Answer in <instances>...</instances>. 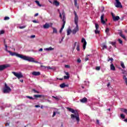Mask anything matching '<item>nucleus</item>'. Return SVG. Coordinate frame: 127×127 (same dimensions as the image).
Wrapping results in <instances>:
<instances>
[{
  "label": "nucleus",
  "mask_w": 127,
  "mask_h": 127,
  "mask_svg": "<svg viewBox=\"0 0 127 127\" xmlns=\"http://www.w3.org/2000/svg\"><path fill=\"white\" fill-rule=\"evenodd\" d=\"M71 113L74 114H71L70 115V117L72 119V120H76V121L77 122H79L80 121V118H79V114H78V112H77V110H74V109H72L71 111Z\"/></svg>",
  "instance_id": "obj_2"
},
{
  "label": "nucleus",
  "mask_w": 127,
  "mask_h": 127,
  "mask_svg": "<svg viewBox=\"0 0 127 127\" xmlns=\"http://www.w3.org/2000/svg\"><path fill=\"white\" fill-rule=\"evenodd\" d=\"M76 50L77 51H80V46L79 45H77Z\"/></svg>",
  "instance_id": "obj_38"
},
{
  "label": "nucleus",
  "mask_w": 127,
  "mask_h": 127,
  "mask_svg": "<svg viewBox=\"0 0 127 127\" xmlns=\"http://www.w3.org/2000/svg\"><path fill=\"white\" fill-rule=\"evenodd\" d=\"M111 14L112 15V17L113 18L114 21H118V20L120 19V16H115L114 13H112Z\"/></svg>",
  "instance_id": "obj_12"
},
{
  "label": "nucleus",
  "mask_w": 127,
  "mask_h": 127,
  "mask_svg": "<svg viewBox=\"0 0 127 127\" xmlns=\"http://www.w3.org/2000/svg\"><path fill=\"white\" fill-rule=\"evenodd\" d=\"M4 20H8L9 19V17L6 16L4 18Z\"/></svg>",
  "instance_id": "obj_44"
},
{
  "label": "nucleus",
  "mask_w": 127,
  "mask_h": 127,
  "mask_svg": "<svg viewBox=\"0 0 127 127\" xmlns=\"http://www.w3.org/2000/svg\"><path fill=\"white\" fill-rule=\"evenodd\" d=\"M104 18H105V14H103L101 15V23H102V24H106V21L105 20H104Z\"/></svg>",
  "instance_id": "obj_15"
},
{
  "label": "nucleus",
  "mask_w": 127,
  "mask_h": 127,
  "mask_svg": "<svg viewBox=\"0 0 127 127\" xmlns=\"http://www.w3.org/2000/svg\"><path fill=\"white\" fill-rule=\"evenodd\" d=\"M121 66L123 68V69H125V68H126V66H125V64H124V62H121Z\"/></svg>",
  "instance_id": "obj_28"
},
{
  "label": "nucleus",
  "mask_w": 127,
  "mask_h": 127,
  "mask_svg": "<svg viewBox=\"0 0 127 127\" xmlns=\"http://www.w3.org/2000/svg\"><path fill=\"white\" fill-rule=\"evenodd\" d=\"M39 51L40 52H42V51H43V49H42V48L40 49L39 50Z\"/></svg>",
  "instance_id": "obj_57"
},
{
  "label": "nucleus",
  "mask_w": 127,
  "mask_h": 127,
  "mask_svg": "<svg viewBox=\"0 0 127 127\" xmlns=\"http://www.w3.org/2000/svg\"><path fill=\"white\" fill-rule=\"evenodd\" d=\"M81 103H87L88 100L87 99V98L84 97L82 99L80 100Z\"/></svg>",
  "instance_id": "obj_19"
},
{
  "label": "nucleus",
  "mask_w": 127,
  "mask_h": 127,
  "mask_svg": "<svg viewBox=\"0 0 127 127\" xmlns=\"http://www.w3.org/2000/svg\"><path fill=\"white\" fill-rule=\"evenodd\" d=\"M9 64H3L0 65V71H3L4 69H6L8 67H9Z\"/></svg>",
  "instance_id": "obj_10"
},
{
  "label": "nucleus",
  "mask_w": 127,
  "mask_h": 127,
  "mask_svg": "<svg viewBox=\"0 0 127 127\" xmlns=\"http://www.w3.org/2000/svg\"><path fill=\"white\" fill-rule=\"evenodd\" d=\"M118 42H119L120 44H123V41H122V40H121L120 39H118Z\"/></svg>",
  "instance_id": "obj_40"
},
{
  "label": "nucleus",
  "mask_w": 127,
  "mask_h": 127,
  "mask_svg": "<svg viewBox=\"0 0 127 127\" xmlns=\"http://www.w3.org/2000/svg\"><path fill=\"white\" fill-rule=\"evenodd\" d=\"M110 44H112L113 46L116 47V42H110Z\"/></svg>",
  "instance_id": "obj_31"
},
{
  "label": "nucleus",
  "mask_w": 127,
  "mask_h": 127,
  "mask_svg": "<svg viewBox=\"0 0 127 127\" xmlns=\"http://www.w3.org/2000/svg\"><path fill=\"white\" fill-rule=\"evenodd\" d=\"M62 14L63 15V21L64 23H66V17H65V12L64 10H62Z\"/></svg>",
  "instance_id": "obj_13"
},
{
  "label": "nucleus",
  "mask_w": 127,
  "mask_h": 127,
  "mask_svg": "<svg viewBox=\"0 0 127 127\" xmlns=\"http://www.w3.org/2000/svg\"><path fill=\"white\" fill-rule=\"evenodd\" d=\"M35 108H40V106H39V105H35Z\"/></svg>",
  "instance_id": "obj_60"
},
{
  "label": "nucleus",
  "mask_w": 127,
  "mask_h": 127,
  "mask_svg": "<svg viewBox=\"0 0 127 127\" xmlns=\"http://www.w3.org/2000/svg\"><path fill=\"white\" fill-rule=\"evenodd\" d=\"M26 98H27L28 99H29L30 100H34V98H33L31 96H26Z\"/></svg>",
  "instance_id": "obj_36"
},
{
  "label": "nucleus",
  "mask_w": 127,
  "mask_h": 127,
  "mask_svg": "<svg viewBox=\"0 0 127 127\" xmlns=\"http://www.w3.org/2000/svg\"><path fill=\"white\" fill-rule=\"evenodd\" d=\"M109 31H110V29H109V28H106V30H105L106 33H107V34H108V33H109Z\"/></svg>",
  "instance_id": "obj_33"
},
{
  "label": "nucleus",
  "mask_w": 127,
  "mask_h": 127,
  "mask_svg": "<svg viewBox=\"0 0 127 127\" xmlns=\"http://www.w3.org/2000/svg\"><path fill=\"white\" fill-rule=\"evenodd\" d=\"M81 42L83 43V50H85L86 49V46L87 45V42H86V40L84 38H82Z\"/></svg>",
  "instance_id": "obj_11"
},
{
  "label": "nucleus",
  "mask_w": 127,
  "mask_h": 127,
  "mask_svg": "<svg viewBox=\"0 0 127 127\" xmlns=\"http://www.w3.org/2000/svg\"><path fill=\"white\" fill-rule=\"evenodd\" d=\"M35 2H36V3L37 4V5H38V6H40V7L42 6V5L40 4V3L39 1L35 0Z\"/></svg>",
  "instance_id": "obj_25"
},
{
  "label": "nucleus",
  "mask_w": 127,
  "mask_h": 127,
  "mask_svg": "<svg viewBox=\"0 0 127 127\" xmlns=\"http://www.w3.org/2000/svg\"><path fill=\"white\" fill-rule=\"evenodd\" d=\"M5 50L9 53L10 55L11 56H16V57H18V58H21V57L22 56V55H20L19 54H18L15 52H12L10 51L7 50V48H5Z\"/></svg>",
  "instance_id": "obj_4"
},
{
  "label": "nucleus",
  "mask_w": 127,
  "mask_h": 127,
  "mask_svg": "<svg viewBox=\"0 0 127 127\" xmlns=\"http://www.w3.org/2000/svg\"><path fill=\"white\" fill-rule=\"evenodd\" d=\"M110 61H111V64H113V61H114V59H113V58H110V57H108V62H110Z\"/></svg>",
  "instance_id": "obj_22"
},
{
  "label": "nucleus",
  "mask_w": 127,
  "mask_h": 127,
  "mask_svg": "<svg viewBox=\"0 0 127 127\" xmlns=\"http://www.w3.org/2000/svg\"><path fill=\"white\" fill-rule=\"evenodd\" d=\"M67 110H68V111H69V112H72V110H73V109L68 107V108H67Z\"/></svg>",
  "instance_id": "obj_45"
},
{
  "label": "nucleus",
  "mask_w": 127,
  "mask_h": 127,
  "mask_svg": "<svg viewBox=\"0 0 127 127\" xmlns=\"http://www.w3.org/2000/svg\"><path fill=\"white\" fill-rule=\"evenodd\" d=\"M77 0H74V5L75 6H77Z\"/></svg>",
  "instance_id": "obj_50"
},
{
  "label": "nucleus",
  "mask_w": 127,
  "mask_h": 127,
  "mask_svg": "<svg viewBox=\"0 0 127 127\" xmlns=\"http://www.w3.org/2000/svg\"><path fill=\"white\" fill-rule=\"evenodd\" d=\"M10 91H11V89H10V87H8L7 84L5 83L4 88L3 90V93H4V94H7V93H9Z\"/></svg>",
  "instance_id": "obj_5"
},
{
  "label": "nucleus",
  "mask_w": 127,
  "mask_h": 127,
  "mask_svg": "<svg viewBox=\"0 0 127 127\" xmlns=\"http://www.w3.org/2000/svg\"><path fill=\"white\" fill-rule=\"evenodd\" d=\"M96 70H97V71H100V70H101V67L100 66H96Z\"/></svg>",
  "instance_id": "obj_37"
},
{
  "label": "nucleus",
  "mask_w": 127,
  "mask_h": 127,
  "mask_svg": "<svg viewBox=\"0 0 127 127\" xmlns=\"http://www.w3.org/2000/svg\"><path fill=\"white\" fill-rule=\"evenodd\" d=\"M107 46L105 45H104L103 46H102V49L103 50H104V49H107Z\"/></svg>",
  "instance_id": "obj_39"
},
{
  "label": "nucleus",
  "mask_w": 127,
  "mask_h": 127,
  "mask_svg": "<svg viewBox=\"0 0 127 127\" xmlns=\"http://www.w3.org/2000/svg\"><path fill=\"white\" fill-rule=\"evenodd\" d=\"M96 122H97V124H98V125L100 124V121H99L98 120H96Z\"/></svg>",
  "instance_id": "obj_61"
},
{
  "label": "nucleus",
  "mask_w": 127,
  "mask_h": 127,
  "mask_svg": "<svg viewBox=\"0 0 127 127\" xmlns=\"http://www.w3.org/2000/svg\"><path fill=\"white\" fill-rule=\"evenodd\" d=\"M84 85H86V86H88L89 85V82L88 81H84Z\"/></svg>",
  "instance_id": "obj_47"
},
{
  "label": "nucleus",
  "mask_w": 127,
  "mask_h": 127,
  "mask_svg": "<svg viewBox=\"0 0 127 127\" xmlns=\"http://www.w3.org/2000/svg\"><path fill=\"white\" fill-rule=\"evenodd\" d=\"M60 18H61V19H62V14L61 13V12H60Z\"/></svg>",
  "instance_id": "obj_56"
},
{
  "label": "nucleus",
  "mask_w": 127,
  "mask_h": 127,
  "mask_svg": "<svg viewBox=\"0 0 127 127\" xmlns=\"http://www.w3.org/2000/svg\"><path fill=\"white\" fill-rule=\"evenodd\" d=\"M71 113L74 114H71L70 115V117L72 119V120H76V121L77 122H79L80 121V118H79V114H78V112H77V110H74V109H72L71 111Z\"/></svg>",
  "instance_id": "obj_1"
},
{
  "label": "nucleus",
  "mask_w": 127,
  "mask_h": 127,
  "mask_svg": "<svg viewBox=\"0 0 127 127\" xmlns=\"http://www.w3.org/2000/svg\"><path fill=\"white\" fill-rule=\"evenodd\" d=\"M30 38H35V35H31Z\"/></svg>",
  "instance_id": "obj_52"
},
{
  "label": "nucleus",
  "mask_w": 127,
  "mask_h": 127,
  "mask_svg": "<svg viewBox=\"0 0 127 127\" xmlns=\"http://www.w3.org/2000/svg\"><path fill=\"white\" fill-rule=\"evenodd\" d=\"M53 4L54 5H56V6H59L60 3L59 2H58V1L55 0L53 1Z\"/></svg>",
  "instance_id": "obj_16"
},
{
  "label": "nucleus",
  "mask_w": 127,
  "mask_h": 127,
  "mask_svg": "<svg viewBox=\"0 0 127 127\" xmlns=\"http://www.w3.org/2000/svg\"><path fill=\"white\" fill-rule=\"evenodd\" d=\"M60 87L62 88H65V87H66V85L65 83H63L60 85Z\"/></svg>",
  "instance_id": "obj_29"
},
{
  "label": "nucleus",
  "mask_w": 127,
  "mask_h": 127,
  "mask_svg": "<svg viewBox=\"0 0 127 127\" xmlns=\"http://www.w3.org/2000/svg\"><path fill=\"white\" fill-rule=\"evenodd\" d=\"M3 33H4V30H1V31H0V35L1 34H3Z\"/></svg>",
  "instance_id": "obj_46"
},
{
  "label": "nucleus",
  "mask_w": 127,
  "mask_h": 127,
  "mask_svg": "<svg viewBox=\"0 0 127 127\" xmlns=\"http://www.w3.org/2000/svg\"><path fill=\"white\" fill-rule=\"evenodd\" d=\"M121 117L122 119H125V115H124V114H121Z\"/></svg>",
  "instance_id": "obj_48"
},
{
  "label": "nucleus",
  "mask_w": 127,
  "mask_h": 127,
  "mask_svg": "<svg viewBox=\"0 0 127 127\" xmlns=\"http://www.w3.org/2000/svg\"><path fill=\"white\" fill-rule=\"evenodd\" d=\"M77 31H79V27H78V25H76V27L74 28L71 32L73 33V34H76Z\"/></svg>",
  "instance_id": "obj_14"
},
{
  "label": "nucleus",
  "mask_w": 127,
  "mask_h": 127,
  "mask_svg": "<svg viewBox=\"0 0 127 127\" xmlns=\"http://www.w3.org/2000/svg\"><path fill=\"white\" fill-rule=\"evenodd\" d=\"M95 28L96 30H98V29H99V25L97 23H95Z\"/></svg>",
  "instance_id": "obj_35"
},
{
  "label": "nucleus",
  "mask_w": 127,
  "mask_h": 127,
  "mask_svg": "<svg viewBox=\"0 0 127 127\" xmlns=\"http://www.w3.org/2000/svg\"><path fill=\"white\" fill-rule=\"evenodd\" d=\"M119 34L121 36V37H122V38H123L124 39H126V36H125V35L124 34H123V33L120 32Z\"/></svg>",
  "instance_id": "obj_26"
},
{
  "label": "nucleus",
  "mask_w": 127,
  "mask_h": 127,
  "mask_svg": "<svg viewBox=\"0 0 127 127\" xmlns=\"http://www.w3.org/2000/svg\"><path fill=\"white\" fill-rule=\"evenodd\" d=\"M76 44H77V42H75L74 43V46H73V49H75V47H76Z\"/></svg>",
  "instance_id": "obj_54"
},
{
  "label": "nucleus",
  "mask_w": 127,
  "mask_h": 127,
  "mask_svg": "<svg viewBox=\"0 0 127 127\" xmlns=\"http://www.w3.org/2000/svg\"><path fill=\"white\" fill-rule=\"evenodd\" d=\"M62 31H63V29H62V28H61L60 30V33H61V32H62Z\"/></svg>",
  "instance_id": "obj_62"
},
{
  "label": "nucleus",
  "mask_w": 127,
  "mask_h": 127,
  "mask_svg": "<svg viewBox=\"0 0 127 127\" xmlns=\"http://www.w3.org/2000/svg\"><path fill=\"white\" fill-rule=\"evenodd\" d=\"M65 75H66V76H69V72H65Z\"/></svg>",
  "instance_id": "obj_64"
},
{
  "label": "nucleus",
  "mask_w": 127,
  "mask_h": 127,
  "mask_svg": "<svg viewBox=\"0 0 127 127\" xmlns=\"http://www.w3.org/2000/svg\"><path fill=\"white\" fill-rule=\"evenodd\" d=\"M65 68H70V66H69L68 65H65Z\"/></svg>",
  "instance_id": "obj_59"
},
{
  "label": "nucleus",
  "mask_w": 127,
  "mask_h": 127,
  "mask_svg": "<svg viewBox=\"0 0 127 127\" xmlns=\"http://www.w3.org/2000/svg\"><path fill=\"white\" fill-rule=\"evenodd\" d=\"M32 21H33V22H34V23H38V22H39L38 21H37L35 20H34Z\"/></svg>",
  "instance_id": "obj_53"
},
{
  "label": "nucleus",
  "mask_w": 127,
  "mask_h": 127,
  "mask_svg": "<svg viewBox=\"0 0 127 127\" xmlns=\"http://www.w3.org/2000/svg\"><path fill=\"white\" fill-rule=\"evenodd\" d=\"M78 63H81V60L80 59L77 60Z\"/></svg>",
  "instance_id": "obj_58"
},
{
  "label": "nucleus",
  "mask_w": 127,
  "mask_h": 127,
  "mask_svg": "<svg viewBox=\"0 0 127 127\" xmlns=\"http://www.w3.org/2000/svg\"><path fill=\"white\" fill-rule=\"evenodd\" d=\"M56 116V112H54L53 115V116H52V117H53V118H54V117H55Z\"/></svg>",
  "instance_id": "obj_49"
},
{
  "label": "nucleus",
  "mask_w": 127,
  "mask_h": 127,
  "mask_svg": "<svg viewBox=\"0 0 127 127\" xmlns=\"http://www.w3.org/2000/svg\"><path fill=\"white\" fill-rule=\"evenodd\" d=\"M95 34H99V33H100V31L98 30H96L95 31Z\"/></svg>",
  "instance_id": "obj_42"
},
{
  "label": "nucleus",
  "mask_w": 127,
  "mask_h": 127,
  "mask_svg": "<svg viewBox=\"0 0 127 127\" xmlns=\"http://www.w3.org/2000/svg\"><path fill=\"white\" fill-rule=\"evenodd\" d=\"M64 78L65 79H69V78H70V75H67V76L65 75L64 76Z\"/></svg>",
  "instance_id": "obj_34"
},
{
  "label": "nucleus",
  "mask_w": 127,
  "mask_h": 127,
  "mask_svg": "<svg viewBox=\"0 0 127 127\" xmlns=\"http://www.w3.org/2000/svg\"><path fill=\"white\" fill-rule=\"evenodd\" d=\"M52 98H54V99H55V100H56V101H59V100H60V98H61V96H53Z\"/></svg>",
  "instance_id": "obj_21"
},
{
  "label": "nucleus",
  "mask_w": 127,
  "mask_h": 127,
  "mask_svg": "<svg viewBox=\"0 0 127 127\" xmlns=\"http://www.w3.org/2000/svg\"><path fill=\"white\" fill-rule=\"evenodd\" d=\"M52 25H53V23H46L44 25H43V28L45 29H48L50 27H52Z\"/></svg>",
  "instance_id": "obj_8"
},
{
  "label": "nucleus",
  "mask_w": 127,
  "mask_h": 127,
  "mask_svg": "<svg viewBox=\"0 0 127 127\" xmlns=\"http://www.w3.org/2000/svg\"><path fill=\"white\" fill-rule=\"evenodd\" d=\"M123 79L124 80L125 83L127 85V76L125 75H123Z\"/></svg>",
  "instance_id": "obj_24"
},
{
  "label": "nucleus",
  "mask_w": 127,
  "mask_h": 127,
  "mask_svg": "<svg viewBox=\"0 0 127 127\" xmlns=\"http://www.w3.org/2000/svg\"><path fill=\"white\" fill-rule=\"evenodd\" d=\"M25 27H26V26H20L19 28L20 29H23V28H25Z\"/></svg>",
  "instance_id": "obj_43"
},
{
  "label": "nucleus",
  "mask_w": 127,
  "mask_h": 127,
  "mask_svg": "<svg viewBox=\"0 0 127 127\" xmlns=\"http://www.w3.org/2000/svg\"><path fill=\"white\" fill-rule=\"evenodd\" d=\"M33 91L34 93H37V94H39V92H38L37 90H35V89H33Z\"/></svg>",
  "instance_id": "obj_41"
},
{
  "label": "nucleus",
  "mask_w": 127,
  "mask_h": 127,
  "mask_svg": "<svg viewBox=\"0 0 127 127\" xmlns=\"http://www.w3.org/2000/svg\"><path fill=\"white\" fill-rule=\"evenodd\" d=\"M65 23H63V25H62V29H64V26H65Z\"/></svg>",
  "instance_id": "obj_51"
},
{
  "label": "nucleus",
  "mask_w": 127,
  "mask_h": 127,
  "mask_svg": "<svg viewBox=\"0 0 127 127\" xmlns=\"http://www.w3.org/2000/svg\"><path fill=\"white\" fill-rule=\"evenodd\" d=\"M44 50H45L46 51H52V50H54V48L50 47L49 48L44 49Z\"/></svg>",
  "instance_id": "obj_20"
},
{
  "label": "nucleus",
  "mask_w": 127,
  "mask_h": 127,
  "mask_svg": "<svg viewBox=\"0 0 127 127\" xmlns=\"http://www.w3.org/2000/svg\"><path fill=\"white\" fill-rule=\"evenodd\" d=\"M52 28L53 30V33H56V34L58 33L57 29H56V28H54L53 27H52Z\"/></svg>",
  "instance_id": "obj_23"
},
{
  "label": "nucleus",
  "mask_w": 127,
  "mask_h": 127,
  "mask_svg": "<svg viewBox=\"0 0 127 127\" xmlns=\"http://www.w3.org/2000/svg\"><path fill=\"white\" fill-rule=\"evenodd\" d=\"M72 32L71 29L69 28L67 30V35H70V34Z\"/></svg>",
  "instance_id": "obj_27"
},
{
  "label": "nucleus",
  "mask_w": 127,
  "mask_h": 127,
  "mask_svg": "<svg viewBox=\"0 0 127 127\" xmlns=\"http://www.w3.org/2000/svg\"><path fill=\"white\" fill-rule=\"evenodd\" d=\"M110 70L112 71H116V67H115V65H114L113 64H111Z\"/></svg>",
  "instance_id": "obj_18"
},
{
  "label": "nucleus",
  "mask_w": 127,
  "mask_h": 127,
  "mask_svg": "<svg viewBox=\"0 0 127 127\" xmlns=\"http://www.w3.org/2000/svg\"><path fill=\"white\" fill-rule=\"evenodd\" d=\"M122 74H124V75H127V71L124 69H122Z\"/></svg>",
  "instance_id": "obj_32"
},
{
  "label": "nucleus",
  "mask_w": 127,
  "mask_h": 127,
  "mask_svg": "<svg viewBox=\"0 0 127 127\" xmlns=\"http://www.w3.org/2000/svg\"><path fill=\"white\" fill-rule=\"evenodd\" d=\"M88 60H89V58H88V57H85V61H88Z\"/></svg>",
  "instance_id": "obj_55"
},
{
  "label": "nucleus",
  "mask_w": 127,
  "mask_h": 127,
  "mask_svg": "<svg viewBox=\"0 0 127 127\" xmlns=\"http://www.w3.org/2000/svg\"><path fill=\"white\" fill-rule=\"evenodd\" d=\"M21 59H23V60H25L26 61H28L29 62H34V63H39L38 62L34 61V59L33 58L26 56H23L22 55V57H21Z\"/></svg>",
  "instance_id": "obj_3"
},
{
  "label": "nucleus",
  "mask_w": 127,
  "mask_h": 127,
  "mask_svg": "<svg viewBox=\"0 0 127 127\" xmlns=\"http://www.w3.org/2000/svg\"><path fill=\"white\" fill-rule=\"evenodd\" d=\"M12 74H13V75H14L15 77H17L18 79H20L23 77L22 73H21V72L17 73L15 72L12 71Z\"/></svg>",
  "instance_id": "obj_6"
},
{
  "label": "nucleus",
  "mask_w": 127,
  "mask_h": 127,
  "mask_svg": "<svg viewBox=\"0 0 127 127\" xmlns=\"http://www.w3.org/2000/svg\"><path fill=\"white\" fill-rule=\"evenodd\" d=\"M116 7L122 8L123 7V5L122 3L120 2V0H116V2L115 3Z\"/></svg>",
  "instance_id": "obj_7"
},
{
  "label": "nucleus",
  "mask_w": 127,
  "mask_h": 127,
  "mask_svg": "<svg viewBox=\"0 0 127 127\" xmlns=\"http://www.w3.org/2000/svg\"><path fill=\"white\" fill-rule=\"evenodd\" d=\"M74 23L76 25H78V15H77V13H76V11H74Z\"/></svg>",
  "instance_id": "obj_9"
},
{
  "label": "nucleus",
  "mask_w": 127,
  "mask_h": 127,
  "mask_svg": "<svg viewBox=\"0 0 127 127\" xmlns=\"http://www.w3.org/2000/svg\"><path fill=\"white\" fill-rule=\"evenodd\" d=\"M47 68H48V69H50V70L52 69V67H50V66H48V67H47Z\"/></svg>",
  "instance_id": "obj_63"
},
{
  "label": "nucleus",
  "mask_w": 127,
  "mask_h": 127,
  "mask_svg": "<svg viewBox=\"0 0 127 127\" xmlns=\"http://www.w3.org/2000/svg\"><path fill=\"white\" fill-rule=\"evenodd\" d=\"M32 75H33V76H39L40 75V72L34 71L32 73Z\"/></svg>",
  "instance_id": "obj_17"
},
{
  "label": "nucleus",
  "mask_w": 127,
  "mask_h": 127,
  "mask_svg": "<svg viewBox=\"0 0 127 127\" xmlns=\"http://www.w3.org/2000/svg\"><path fill=\"white\" fill-rule=\"evenodd\" d=\"M34 98H41V97H42V95H34Z\"/></svg>",
  "instance_id": "obj_30"
}]
</instances>
